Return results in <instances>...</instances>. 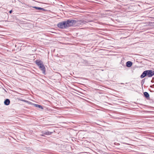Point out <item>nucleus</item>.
<instances>
[{
    "label": "nucleus",
    "instance_id": "39448f33",
    "mask_svg": "<svg viewBox=\"0 0 154 154\" xmlns=\"http://www.w3.org/2000/svg\"><path fill=\"white\" fill-rule=\"evenodd\" d=\"M39 67L42 71L43 73L45 74V68L44 64L42 65L41 66H39Z\"/></svg>",
    "mask_w": 154,
    "mask_h": 154
},
{
    "label": "nucleus",
    "instance_id": "4468645a",
    "mask_svg": "<svg viewBox=\"0 0 154 154\" xmlns=\"http://www.w3.org/2000/svg\"><path fill=\"white\" fill-rule=\"evenodd\" d=\"M145 79H142V80L141 84V85L142 86H143V85L144 84V83L145 82Z\"/></svg>",
    "mask_w": 154,
    "mask_h": 154
},
{
    "label": "nucleus",
    "instance_id": "9d476101",
    "mask_svg": "<svg viewBox=\"0 0 154 154\" xmlns=\"http://www.w3.org/2000/svg\"><path fill=\"white\" fill-rule=\"evenodd\" d=\"M10 100L9 99H6L4 101V103L6 105H8L10 104Z\"/></svg>",
    "mask_w": 154,
    "mask_h": 154
},
{
    "label": "nucleus",
    "instance_id": "423d86ee",
    "mask_svg": "<svg viewBox=\"0 0 154 154\" xmlns=\"http://www.w3.org/2000/svg\"><path fill=\"white\" fill-rule=\"evenodd\" d=\"M35 63L36 65L39 67L43 64V63L42 61L40 60H37L35 61Z\"/></svg>",
    "mask_w": 154,
    "mask_h": 154
},
{
    "label": "nucleus",
    "instance_id": "ddd939ff",
    "mask_svg": "<svg viewBox=\"0 0 154 154\" xmlns=\"http://www.w3.org/2000/svg\"><path fill=\"white\" fill-rule=\"evenodd\" d=\"M33 105L34 106H35L36 107H38L39 108L42 109H43V108L41 105H40L38 104H34Z\"/></svg>",
    "mask_w": 154,
    "mask_h": 154
},
{
    "label": "nucleus",
    "instance_id": "6ab92c4d",
    "mask_svg": "<svg viewBox=\"0 0 154 154\" xmlns=\"http://www.w3.org/2000/svg\"><path fill=\"white\" fill-rule=\"evenodd\" d=\"M115 144H115V143H114V145H115Z\"/></svg>",
    "mask_w": 154,
    "mask_h": 154
},
{
    "label": "nucleus",
    "instance_id": "a211bd4d",
    "mask_svg": "<svg viewBox=\"0 0 154 154\" xmlns=\"http://www.w3.org/2000/svg\"><path fill=\"white\" fill-rule=\"evenodd\" d=\"M117 145L119 144V143H117Z\"/></svg>",
    "mask_w": 154,
    "mask_h": 154
},
{
    "label": "nucleus",
    "instance_id": "1a4fd4ad",
    "mask_svg": "<svg viewBox=\"0 0 154 154\" xmlns=\"http://www.w3.org/2000/svg\"><path fill=\"white\" fill-rule=\"evenodd\" d=\"M132 63L131 62L128 61L126 62V66L128 67H130L132 66Z\"/></svg>",
    "mask_w": 154,
    "mask_h": 154
},
{
    "label": "nucleus",
    "instance_id": "6e6552de",
    "mask_svg": "<svg viewBox=\"0 0 154 154\" xmlns=\"http://www.w3.org/2000/svg\"><path fill=\"white\" fill-rule=\"evenodd\" d=\"M143 94L145 97H146L147 100L149 99V93L148 92H145L143 93Z\"/></svg>",
    "mask_w": 154,
    "mask_h": 154
},
{
    "label": "nucleus",
    "instance_id": "20e7f679",
    "mask_svg": "<svg viewBox=\"0 0 154 154\" xmlns=\"http://www.w3.org/2000/svg\"><path fill=\"white\" fill-rule=\"evenodd\" d=\"M146 72V76L149 77H152L154 75V71L149 70H145Z\"/></svg>",
    "mask_w": 154,
    "mask_h": 154
},
{
    "label": "nucleus",
    "instance_id": "f3484780",
    "mask_svg": "<svg viewBox=\"0 0 154 154\" xmlns=\"http://www.w3.org/2000/svg\"><path fill=\"white\" fill-rule=\"evenodd\" d=\"M126 144H128V145H129V144H129V143H127Z\"/></svg>",
    "mask_w": 154,
    "mask_h": 154
},
{
    "label": "nucleus",
    "instance_id": "9b49d317",
    "mask_svg": "<svg viewBox=\"0 0 154 154\" xmlns=\"http://www.w3.org/2000/svg\"><path fill=\"white\" fill-rule=\"evenodd\" d=\"M146 76V71H145L143 72L142 74L141 75L140 77L141 78L143 79Z\"/></svg>",
    "mask_w": 154,
    "mask_h": 154
},
{
    "label": "nucleus",
    "instance_id": "dca6fc26",
    "mask_svg": "<svg viewBox=\"0 0 154 154\" xmlns=\"http://www.w3.org/2000/svg\"><path fill=\"white\" fill-rule=\"evenodd\" d=\"M44 135L45 134H42L41 135L42 136H44Z\"/></svg>",
    "mask_w": 154,
    "mask_h": 154
},
{
    "label": "nucleus",
    "instance_id": "f257e3e1",
    "mask_svg": "<svg viewBox=\"0 0 154 154\" xmlns=\"http://www.w3.org/2000/svg\"><path fill=\"white\" fill-rule=\"evenodd\" d=\"M57 26L60 29H66L68 27L66 21L59 23L57 24Z\"/></svg>",
    "mask_w": 154,
    "mask_h": 154
},
{
    "label": "nucleus",
    "instance_id": "7ed1b4c3",
    "mask_svg": "<svg viewBox=\"0 0 154 154\" xmlns=\"http://www.w3.org/2000/svg\"><path fill=\"white\" fill-rule=\"evenodd\" d=\"M77 21V25L78 26H80L81 25L85 24L86 23L91 22V21L87 19L79 20Z\"/></svg>",
    "mask_w": 154,
    "mask_h": 154
},
{
    "label": "nucleus",
    "instance_id": "0eeeda50",
    "mask_svg": "<svg viewBox=\"0 0 154 154\" xmlns=\"http://www.w3.org/2000/svg\"><path fill=\"white\" fill-rule=\"evenodd\" d=\"M42 133L45 135H51L53 133V132L45 131H42Z\"/></svg>",
    "mask_w": 154,
    "mask_h": 154
},
{
    "label": "nucleus",
    "instance_id": "2eb2a0df",
    "mask_svg": "<svg viewBox=\"0 0 154 154\" xmlns=\"http://www.w3.org/2000/svg\"><path fill=\"white\" fill-rule=\"evenodd\" d=\"M12 11H12V10H11V11H9V13H10V14H11V13H12Z\"/></svg>",
    "mask_w": 154,
    "mask_h": 154
},
{
    "label": "nucleus",
    "instance_id": "f03ea898",
    "mask_svg": "<svg viewBox=\"0 0 154 154\" xmlns=\"http://www.w3.org/2000/svg\"><path fill=\"white\" fill-rule=\"evenodd\" d=\"M68 27L77 25V21L75 20L68 19L66 20Z\"/></svg>",
    "mask_w": 154,
    "mask_h": 154
},
{
    "label": "nucleus",
    "instance_id": "f8f14e48",
    "mask_svg": "<svg viewBox=\"0 0 154 154\" xmlns=\"http://www.w3.org/2000/svg\"><path fill=\"white\" fill-rule=\"evenodd\" d=\"M32 8H34L36 9L37 10H42L43 11H45V10L43 8H42L41 7H38L36 6H33L32 7Z\"/></svg>",
    "mask_w": 154,
    "mask_h": 154
}]
</instances>
